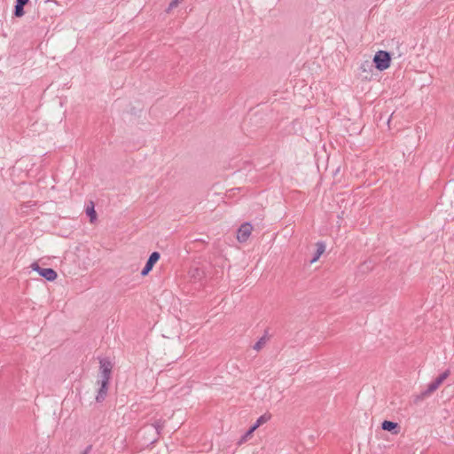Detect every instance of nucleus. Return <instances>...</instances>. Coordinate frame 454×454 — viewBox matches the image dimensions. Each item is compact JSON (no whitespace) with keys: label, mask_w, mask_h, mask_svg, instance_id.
<instances>
[{"label":"nucleus","mask_w":454,"mask_h":454,"mask_svg":"<svg viewBox=\"0 0 454 454\" xmlns=\"http://www.w3.org/2000/svg\"><path fill=\"white\" fill-rule=\"evenodd\" d=\"M165 427V420L157 419L150 426L145 427L143 432L150 431L153 433L152 437L149 439L150 443H154L159 440L160 434Z\"/></svg>","instance_id":"1"},{"label":"nucleus","mask_w":454,"mask_h":454,"mask_svg":"<svg viewBox=\"0 0 454 454\" xmlns=\"http://www.w3.org/2000/svg\"><path fill=\"white\" fill-rule=\"evenodd\" d=\"M391 58L388 52L384 51H378L374 58L373 62L379 70H385L390 66Z\"/></svg>","instance_id":"2"},{"label":"nucleus","mask_w":454,"mask_h":454,"mask_svg":"<svg viewBox=\"0 0 454 454\" xmlns=\"http://www.w3.org/2000/svg\"><path fill=\"white\" fill-rule=\"evenodd\" d=\"M31 268L48 281H54L58 277L57 272L53 269L41 268L37 262L32 263Z\"/></svg>","instance_id":"3"},{"label":"nucleus","mask_w":454,"mask_h":454,"mask_svg":"<svg viewBox=\"0 0 454 454\" xmlns=\"http://www.w3.org/2000/svg\"><path fill=\"white\" fill-rule=\"evenodd\" d=\"M100 364V379L105 380H110L113 364L108 358H101L99 360Z\"/></svg>","instance_id":"4"},{"label":"nucleus","mask_w":454,"mask_h":454,"mask_svg":"<svg viewBox=\"0 0 454 454\" xmlns=\"http://www.w3.org/2000/svg\"><path fill=\"white\" fill-rule=\"evenodd\" d=\"M253 225L250 223H244L237 231V239L240 243L246 242L251 235Z\"/></svg>","instance_id":"5"},{"label":"nucleus","mask_w":454,"mask_h":454,"mask_svg":"<svg viewBox=\"0 0 454 454\" xmlns=\"http://www.w3.org/2000/svg\"><path fill=\"white\" fill-rule=\"evenodd\" d=\"M160 254L159 252H153L146 261L145 267L141 271L142 276H146L153 268L154 264L159 261Z\"/></svg>","instance_id":"6"},{"label":"nucleus","mask_w":454,"mask_h":454,"mask_svg":"<svg viewBox=\"0 0 454 454\" xmlns=\"http://www.w3.org/2000/svg\"><path fill=\"white\" fill-rule=\"evenodd\" d=\"M98 383L100 385V387L98 390L96 401L98 403H100V402L104 401L107 395L109 380H105L100 379V380H98Z\"/></svg>","instance_id":"7"},{"label":"nucleus","mask_w":454,"mask_h":454,"mask_svg":"<svg viewBox=\"0 0 454 454\" xmlns=\"http://www.w3.org/2000/svg\"><path fill=\"white\" fill-rule=\"evenodd\" d=\"M450 370H446L441 373L434 380L428 384L429 391L433 393L442 384V382L450 376Z\"/></svg>","instance_id":"8"},{"label":"nucleus","mask_w":454,"mask_h":454,"mask_svg":"<svg viewBox=\"0 0 454 454\" xmlns=\"http://www.w3.org/2000/svg\"><path fill=\"white\" fill-rule=\"evenodd\" d=\"M381 428L385 431L392 433L393 434H398L400 433L399 424L390 420H384L381 423Z\"/></svg>","instance_id":"9"},{"label":"nucleus","mask_w":454,"mask_h":454,"mask_svg":"<svg viewBox=\"0 0 454 454\" xmlns=\"http://www.w3.org/2000/svg\"><path fill=\"white\" fill-rule=\"evenodd\" d=\"M188 274L190 278L194 280H201L205 278V270L200 267H192Z\"/></svg>","instance_id":"10"},{"label":"nucleus","mask_w":454,"mask_h":454,"mask_svg":"<svg viewBox=\"0 0 454 454\" xmlns=\"http://www.w3.org/2000/svg\"><path fill=\"white\" fill-rule=\"evenodd\" d=\"M433 394L432 391H429V387H427L425 390L421 391L418 395H414L412 396V402L414 404H419L423 402L425 399L429 397Z\"/></svg>","instance_id":"11"},{"label":"nucleus","mask_w":454,"mask_h":454,"mask_svg":"<svg viewBox=\"0 0 454 454\" xmlns=\"http://www.w3.org/2000/svg\"><path fill=\"white\" fill-rule=\"evenodd\" d=\"M316 246H317V249H316V252H315L313 257L310 259V263L317 262L325 250V245L322 241L317 242L316 244Z\"/></svg>","instance_id":"12"},{"label":"nucleus","mask_w":454,"mask_h":454,"mask_svg":"<svg viewBox=\"0 0 454 454\" xmlns=\"http://www.w3.org/2000/svg\"><path fill=\"white\" fill-rule=\"evenodd\" d=\"M28 3V0H17L15 5V15L17 17H21L24 15L23 7Z\"/></svg>","instance_id":"13"},{"label":"nucleus","mask_w":454,"mask_h":454,"mask_svg":"<svg viewBox=\"0 0 454 454\" xmlns=\"http://www.w3.org/2000/svg\"><path fill=\"white\" fill-rule=\"evenodd\" d=\"M86 214L90 217V221L93 223L97 219V213L94 208V203L91 201L90 206L86 208Z\"/></svg>","instance_id":"14"},{"label":"nucleus","mask_w":454,"mask_h":454,"mask_svg":"<svg viewBox=\"0 0 454 454\" xmlns=\"http://www.w3.org/2000/svg\"><path fill=\"white\" fill-rule=\"evenodd\" d=\"M270 417H271L270 414H267V413L260 416L258 418V419L256 420V422L254 424V428H257L261 425L266 423L268 420H270Z\"/></svg>","instance_id":"15"},{"label":"nucleus","mask_w":454,"mask_h":454,"mask_svg":"<svg viewBox=\"0 0 454 454\" xmlns=\"http://www.w3.org/2000/svg\"><path fill=\"white\" fill-rule=\"evenodd\" d=\"M267 331L265 332V334L259 339V340L254 345V349L259 351L262 347L266 344V341L268 340L267 337Z\"/></svg>","instance_id":"16"},{"label":"nucleus","mask_w":454,"mask_h":454,"mask_svg":"<svg viewBox=\"0 0 454 454\" xmlns=\"http://www.w3.org/2000/svg\"><path fill=\"white\" fill-rule=\"evenodd\" d=\"M256 428H254V425L249 428V430L246 433V434L241 438L240 442H244L246 438L250 435Z\"/></svg>","instance_id":"17"},{"label":"nucleus","mask_w":454,"mask_h":454,"mask_svg":"<svg viewBox=\"0 0 454 454\" xmlns=\"http://www.w3.org/2000/svg\"><path fill=\"white\" fill-rule=\"evenodd\" d=\"M92 445H89L86 447V449L81 453V454H89V452L91 450Z\"/></svg>","instance_id":"18"},{"label":"nucleus","mask_w":454,"mask_h":454,"mask_svg":"<svg viewBox=\"0 0 454 454\" xmlns=\"http://www.w3.org/2000/svg\"><path fill=\"white\" fill-rule=\"evenodd\" d=\"M182 0H174L171 4H170V7H175Z\"/></svg>","instance_id":"19"}]
</instances>
